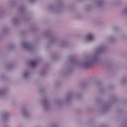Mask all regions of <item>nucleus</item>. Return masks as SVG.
<instances>
[{
    "label": "nucleus",
    "mask_w": 127,
    "mask_h": 127,
    "mask_svg": "<svg viewBox=\"0 0 127 127\" xmlns=\"http://www.w3.org/2000/svg\"><path fill=\"white\" fill-rule=\"evenodd\" d=\"M37 63V62L36 61H33L31 62V65L33 66V67H34L36 66Z\"/></svg>",
    "instance_id": "obj_2"
},
{
    "label": "nucleus",
    "mask_w": 127,
    "mask_h": 127,
    "mask_svg": "<svg viewBox=\"0 0 127 127\" xmlns=\"http://www.w3.org/2000/svg\"><path fill=\"white\" fill-rule=\"evenodd\" d=\"M93 39H94V37H93V35L90 34V35H88L87 40L88 41H92V40H93Z\"/></svg>",
    "instance_id": "obj_1"
}]
</instances>
